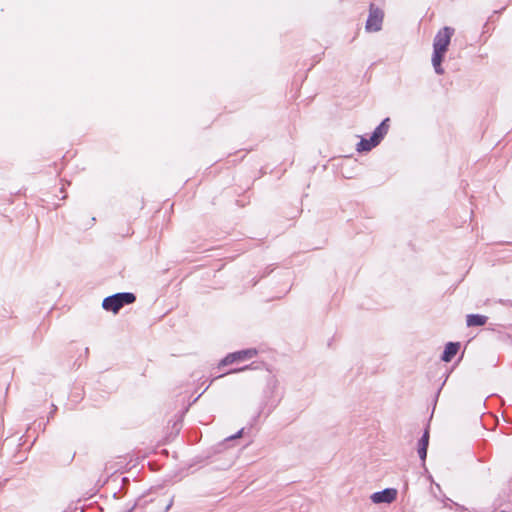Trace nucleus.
<instances>
[{"instance_id":"obj_9","label":"nucleus","mask_w":512,"mask_h":512,"mask_svg":"<svg viewBox=\"0 0 512 512\" xmlns=\"http://www.w3.org/2000/svg\"><path fill=\"white\" fill-rule=\"evenodd\" d=\"M488 318L484 315L470 314L467 315L466 323L468 327L483 326L487 323Z\"/></svg>"},{"instance_id":"obj_6","label":"nucleus","mask_w":512,"mask_h":512,"mask_svg":"<svg viewBox=\"0 0 512 512\" xmlns=\"http://www.w3.org/2000/svg\"><path fill=\"white\" fill-rule=\"evenodd\" d=\"M257 354L255 349H247L227 355L221 362L222 365H229L235 361L252 358Z\"/></svg>"},{"instance_id":"obj_3","label":"nucleus","mask_w":512,"mask_h":512,"mask_svg":"<svg viewBox=\"0 0 512 512\" xmlns=\"http://www.w3.org/2000/svg\"><path fill=\"white\" fill-rule=\"evenodd\" d=\"M135 300L136 297L133 293H117L106 297L103 300L102 306L105 310L117 313L125 304H131Z\"/></svg>"},{"instance_id":"obj_4","label":"nucleus","mask_w":512,"mask_h":512,"mask_svg":"<svg viewBox=\"0 0 512 512\" xmlns=\"http://www.w3.org/2000/svg\"><path fill=\"white\" fill-rule=\"evenodd\" d=\"M383 17V11L371 4L369 17L366 22V30L370 32L379 31L382 26Z\"/></svg>"},{"instance_id":"obj_8","label":"nucleus","mask_w":512,"mask_h":512,"mask_svg":"<svg viewBox=\"0 0 512 512\" xmlns=\"http://www.w3.org/2000/svg\"><path fill=\"white\" fill-rule=\"evenodd\" d=\"M429 443V431L426 429L421 439L418 442V454L421 460L426 459L427 455V447Z\"/></svg>"},{"instance_id":"obj_10","label":"nucleus","mask_w":512,"mask_h":512,"mask_svg":"<svg viewBox=\"0 0 512 512\" xmlns=\"http://www.w3.org/2000/svg\"><path fill=\"white\" fill-rule=\"evenodd\" d=\"M242 434V431H239L235 437H239Z\"/></svg>"},{"instance_id":"obj_1","label":"nucleus","mask_w":512,"mask_h":512,"mask_svg":"<svg viewBox=\"0 0 512 512\" xmlns=\"http://www.w3.org/2000/svg\"><path fill=\"white\" fill-rule=\"evenodd\" d=\"M454 35V29L444 27L436 34L433 42L432 64L437 74H443L444 70L441 66L445 53L447 52L451 38Z\"/></svg>"},{"instance_id":"obj_5","label":"nucleus","mask_w":512,"mask_h":512,"mask_svg":"<svg viewBox=\"0 0 512 512\" xmlns=\"http://www.w3.org/2000/svg\"><path fill=\"white\" fill-rule=\"evenodd\" d=\"M397 497V490L387 488L380 492H375L371 495V500L376 503H392Z\"/></svg>"},{"instance_id":"obj_2","label":"nucleus","mask_w":512,"mask_h":512,"mask_svg":"<svg viewBox=\"0 0 512 512\" xmlns=\"http://www.w3.org/2000/svg\"><path fill=\"white\" fill-rule=\"evenodd\" d=\"M389 118L384 119L381 124L375 129L369 139L362 138L357 145L358 151H370L377 146L389 130Z\"/></svg>"},{"instance_id":"obj_7","label":"nucleus","mask_w":512,"mask_h":512,"mask_svg":"<svg viewBox=\"0 0 512 512\" xmlns=\"http://www.w3.org/2000/svg\"><path fill=\"white\" fill-rule=\"evenodd\" d=\"M459 348V343L449 342L445 347L441 359L445 362H450L452 358L457 354Z\"/></svg>"}]
</instances>
